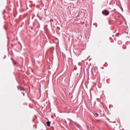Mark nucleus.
<instances>
[{
	"instance_id": "f257e3e1",
	"label": "nucleus",
	"mask_w": 130,
	"mask_h": 130,
	"mask_svg": "<svg viewBox=\"0 0 130 130\" xmlns=\"http://www.w3.org/2000/svg\"><path fill=\"white\" fill-rule=\"evenodd\" d=\"M102 13L104 15H107L109 14V13L108 11H107L106 10H105L102 12Z\"/></svg>"
},
{
	"instance_id": "f03ea898",
	"label": "nucleus",
	"mask_w": 130,
	"mask_h": 130,
	"mask_svg": "<svg viewBox=\"0 0 130 130\" xmlns=\"http://www.w3.org/2000/svg\"><path fill=\"white\" fill-rule=\"evenodd\" d=\"M47 125L48 126L50 127V124L51 123V122L50 121H48L46 122Z\"/></svg>"
},
{
	"instance_id": "7ed1b4c3",
	"label": "nucleus",
	"mask_w": 130,
	"mask_h": 130,
	"mask_svg": "<svg viewBox=\"0 0 130 130\" xmlns=\"http://www.w3.org/2000/svg\"><path fill=\"white\" fill-rule=\"evenodd\" d=\"M94 115L95 117H97L98 116L99 114L98 113H95L94 114Z\"/></svg>"
},
{
	"instance_id": "20e7f679",
	"label": "nucleus",
	"mask_w": 130,
	"mask_h": 130,
	"mask_svg": "<svg viewBox=\"0 0 130 130\" xmlns=\"http://www.w3.org/2000/svg\"><path fill=\"white\" fill-rule=\"evenodd\" d=\"M13 62L14 64L15 65L16 64V63L14 61H13Z\"/></svg>"
}]
</instances>
